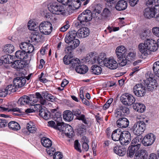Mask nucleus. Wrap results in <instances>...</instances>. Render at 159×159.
<instances>
[{
	"mask_svg": "<svg viewBox=\"0 0 159 159\" xmlns=\"http://www.w3.org/2000/svg\"><path fill=\"white\" fill-rule=\"evenodd\" d=\"M80 43V41L77 39H75L72 41H71L70 43H69L68 45L70 46L67 47V50L69 52H71L72 50L77 48L79 45Z\"/></svg>",
	"mask_w": 159,
	"mask_h": 159,
	"instance_id": "obj_22",
	"label": "nucleus"
},
{
	"mask_svg": "<svg viewBox=\"0 0 159 159\" xmlns=\"http://www.w3.org/2000/svg\"><path fill=\"white\" fill-rule=\"evenodd\" d=\"M116 125L120 128H126L128 127L129 121L126 118L122 117L119 118L116 122Z\"/></svg>",
	"mask_w": 159,
	"mask_h": 159,
	"instance_id": "obj_17",
	"label": "nucleus"
},
{
	"mask_svg": "<svg viewBox=\"0 0 159 159\" xmlns=\"http://www.w3.org/2000/svg\"><path fill=\"white\" fill-rule=\"evenodd\" d=\"M133 107L135 110L141 113L144 112L145 109V106L139 103H136L134 104Z\"/></svg>",
	"mask_w": 159,
	"mask_h": 159,
	"instance_id": "obj_31",
	"label": "nucleus"
},
{
	"mask_svg": "<svg viewBox=\"0 0 159 159\" xmlns=\"http://www.w3.org/2000/svg\"><path fill=\"white\" fill-rule=\"evenodd\" d=\"M145 84L146 86V87L148 91H152L155 89L157 86V84H151L150 83H145Z\"/></svg>",
	"mask_w": 159,
	"mask_h": 159,
	"instance_id": "obj_47",
	"label": "nucleus"
},
{
	"mask_svg": "<svg viewBox=\"0 0 159 159\" xmlns=\"http://www.w3.org/2000/svg\"><path fill=\"white\" fill-rule=\"evenodd\" d=\"M116 54L118 59L124 58L126 54V50L123 46L118 47L116 49Z\"/></svg>",
	"mask_w": 159,
	"mask_h": 159,
	"instance_id": "obj_18",
	"label": "nucleus"
},
{
	"mask_svg": "<svg viewBox=\"0 0 159 159\" xmlns=\"http://www.w3.org/2000/svg\"><path fill=\"white\" fill-rule=\"evenodd\" d=\"M8 125L10 129L15 131L19 130L20 128L19 125L15 121H11L9 122Z\"/></svg>",
	"mask_w": 159,
	"mask_h": 159,
	"instance_id": "obj_32",
	"label": "nucleus"
},
{
	"mask_svg": "<svg viewBox=\"0 0 159 159\" xmlns=\"http://www.w3.org/2000/svg\"><path fill=\"white\" fill-rule=\"evenodd\" d=\"M42 37V35L39 32H34L33 33L31 38V43L33 45H35L41 40Z\"/></svg>",
	"mask_w": 159,
	"mask_h": 159,
	"instance_id": "obj_21",
	"label": "nucleus"
},
{
	"mask_svg": "<svg viewBox=\"0 0 159 159\" xmlns=\"http://www.w3.org/2000/svg\"><path fill=\"white\" fill-rule=\"evenodd\" d=\"M70 61V68L72 67L73 68L75 67H77L80 64V61L77 58H73L72 57Z\"/></svg>",
	"mask_w": 159,
	"mask_h": 159,
	"instance_id": "obj_37",
	"label": "nucleus"
},
{
	"mask_svg": "<svg viewBox=\"0 0 159 159\" xmlns=\"http://www.w3.org/2000/svg\"><path fill=\"white\" fill-rule=\"evenodd\" d=\"M145 128L146 125L145 123L142 121H140L134 125L131 130L135 134L139 135L144 132Z\"/></svg>",
	"mask_w": 159,
	"mask_h": 159,
	"instance_id": "obj_3",
	"label": "nucleus"
},
{
	"mask_svg": "<svg viewBox=\"0 0 159 159\" xmlns=\"http://www.w3.org/2000/svg\"><path fill=\"white\" fill-rule=\"evenodd\" d=\"M102 68L99 66L93 65L91 67V72L94 75H99L102 72Z\"/></svg>",
	"mask_w": 159,
	"mask_h": 159,
	"instance_id": "obj_34",
	"label": "nucleus"
},
{
	"mask_svg": "<svg viewBox=\"0 0 159 159\" xmlns=\"http://www.w3.org/2000/svg\"><path fill=\"white\" fill-rule=\"evenodd\" d=\"M71 57V56H65L63 58V61L65 64L66 65L70 64Z\"/></svg>",
	"mask_w": 159,
	"mask_h": 159,
	"instance_id": "obj_58",
	"label": "nucleus"
},
{
	"mask_svg": "<svg viewBox=\"0 0 159 159\" xmlns=\"http://www.w3.org/2000/svg\"><path fill=\"white\" fill-rule=\"evenodd\" d=\"M105 56L104 53H101L100 55L98 57L97 61L98 64L101 66H102L104 65V61L107 60V59L106 58L104 57Z\"/></svg>",
	"mask_w": 159,
	"mask_h": 159,
	"instance_id": "obj_41",
	"label": "nucleus"
},
{
	"mask_svg": "<svg viewBox=\"0 0 159 159\" xmlns=\"http://www.w3.org/2000/svg\"><path fill=\"white\" fill-rule=\"evenodd\" d=\"M119 61V64L120 66H124L127 64V60L125 57V56L124 58H121V59H118Z\"/></svg>",
	"mask_w": 159,
	"mask_h": 159,
	"instance_id": "obj_55",
	"label": "nucleus"
},
{
	"mask_svg": "<svg viewBox=\"0 0 159 159\" xmlns=\"http://www.w3.org/2000/svg\"><path fill=\"white\" fill-rule=\"evenodd\" d=\"M27 52L23 50H18L15 53V56L17 59L26 62L29 61L28 59L29 56L27 54Z\"/></svg>",
	"mask_w": 159,
	"mask_h": 159,
	"instance_id": "obj_12",
	"label": "nucleus"
},
{
	"mask_svg": "<svg viewBox=\"0 0 159 159\" xmlns=\"http://www.w3.org/2000/svg\"><path fill=\"white\" fill-rule=\"evenodd\" d=\"M39 116L45 120H48L50 118V113L45 108L43 107L39 111Z\"/></svg>",
	"mask_w": 159,
	"mask_h": 159,
	"instance_id": "obj_26",
	"label": "nucleus"
},
{
	"mask_svg": "<svg viewBox=\"0 0 159 159\" xmlns=\"http://www.w3.org/2000/svg\"><path fill=\"white\" fill-rule=\"evenodd\" d=\"M8 94L5 89H0V97H5Z\"/></svg>",
	"mask_w": 159,
	"mask_h": 159,
	"instance_id": "obj_62",
	"label": "nucleus"
},
{
	"mask_svg": "<svg viewBox=\"0 0 159 159\" xmlns=\"http://www.w3.org/2000/svg\"><path fill=\"white\" fill-rule=\"evenodd\" d=\"M5 89L8 93V94H10L11 93H13L16 91V88L15 87V85L10 84L7 86Z\"/></svg>",
	"mask_w": 159,
	"mask_h": 159,
	"instance_id": "obj_45",
	"label": "nucleus"
},
{
	"mask_svg": "<svg viewBox=\"0 0 159 159\" xmlns=\"http://www.w3.org/2000/svg\"><path fill=\"white\" fill-rule=\"evenodd\" d=\"M114 151L116 154L120 156H123L125 153L126 149L121 147L116 146L114 148Z\"/></svg>",
	"mask_w": 159,
	"mask_h": 159,
	"instance_id": "obj_29",
	"label": "nucleus"
},
{
	"mask_svg": "<svg viewBox=\"0 0 159 159\" xmlns=\"http://www.w3.org/2000/svg\"><path fill=\"white\" fill-rule=\"evenodd\" d=\"M78 21H76L75 23V25L77 27L80 28L84 26L86 23L88 21L86 19L83 13L80 14L78 17Z\"/></svg>",
	"mask_w": 159,
	"mask_h": 159,
	"instance_id": "obj_11",
	"label": "nucleus"
},
{
	"mask_svg": "<svg viewBox=\"0 0 159 159\" xmlns=\"http://www.w3.org/2000/svg\"><path fill=\"white\" fill-rule=\"evenodd\" d=\"M152 69L153 72L159 71V61H157L153 64Z\"/></svg>",
	"mask_w": 159,
	"mask_h": 159,
	"instance_id": "obj_60",
	"label": "nucleus"
},
{
	"mask_svg": "<svg viewBox=\"0 0 159 159\" xmlns=\"http://www.w3.org/2000/svg\"><path fill=\"white\" fill-rule=\"evenodd\" d=\"M156 136L152 133L147 134L143 138V144L145 146H148L152 145L154 142Z\"/></svg>",
	"mask_w": 159,
	"mask_h": 159,
	"instance_id": "obj_7",
	"label": "nucleus"
},
{
	"mask_svg": "<svg viewBox=\"0 0 159 159\" xmlns=\"http://www.w3.org/2000/svg\"><path fill=\"white\" fill-rule=\"evenodd\" d=\"M127 7V2L124 0H121L117 3L115 8L117 10L120 11L125 9Z\"/></svg>",
	"mask_w": 159,
	"mask_h": 159,
	"instance_id": "obj_23",
	"label": "nucleus"
},
{
	"mask_svg": "<svg viewBox=\"0 0 159 159\" xmlns=\"http://www.w3.org/2000/svg\"><path fill=\"white\" fill-rule=\"evenodd\" d=\"M56 126L55 129L61 131H64L66 124L61 121H56Z\"/></svg>",
	"mask_w": 159,
	"mask_h": 159,
	"instance_id": "obj_42",
	"label": "nucleus"
},
{
	"mask_svg": "<svg viewBox=\"0 0 159 159\" xmlns=\"http://www.w3.org/2000/svg\"><path fill=\"white\" fill-rule=\"evenodd\" d=\"M89 29L86 27H84L80 29L77 31V37L84 38L87 37L89 34Z\"/></svg>",
	"mask_w": 159,
	"mask_h": 159,
	"instance_id": "obj_20",
	"label": "nucleus"
},
{
	"mask_svg": "<svg viewBox=\"0 0 159 159\" xmlns=\"http://www.w3.org/2000/svg\"><path fill=\"white\" fill-rule=\"evenodd\" d=\"M104 65L108 68L111 70H115L117 69L118 66V63L115 60L113 59H107L104 61Z\"/></svg>",
	"mask_w": 159,
	"mask_h": 159,
	"instance_id": "obj_13",
	"label": "nucleus"
},
{
	"mask_svg": "<svg viewBox=\"0 0 159 159\" xmlns=\"http://www.w3.org/2000/svg\"><path fill=\"white\" fill-rule=\"evenodd\" d=\"M139 139L138 137H136L135 138L133 139L131 142V146H137L138 145H139V148L140 147L141 144L139 143Z\"/></svg>",
	"mask_w": 159,
	"mask_h": 159,
	"instance_id": "obj_53",
	"label": "nucleus"
},
{
	"mask_svg": "<svg viewBox=\"0 0 159 159\" xmlns=\"http://www.w3.org/2000/svg\"><path fill=\"white\" fill-rule=\"evenodd\" d=\"M71 112L73 116L75 115L76 116L77 119L82 120L85 124H88V121L86 120L85 116L83 114L81 115V112L80 110L78 109H74Z\"/></svg>",
	"mask_w": 159,
	"mask_h": 159,
	"instance_id": "obj_9",
	"label": "nucleus"
},
{
	"mask_svg": "<svg viewBox=\"0 0 159 159\" xmlns=\"http://www.w3.org/2000/svg\"><path fill=\"white\" fill-rule=\"evenodd\" d=\"M131 135L128 131H122L120 143L123 145H127L131 141Z\"/></svg>",
	"mask_w": 159,
	"mask_h": 159,
	"instance_id": "obj_8",
	"label": "nucleus"
},
{
	"mask_svg": "<svg viewBox=\"0 0 159 159\" xmlns=\"http://www.w3.org/2000/svg\"><path fill=\"white\" fill-rule=\"evenodd\" d=\"M148 44L149 52L155 51L157 49L158 46L155 41L148 40Z\"/></svg>",
	"mask_w": 159,
	"mask_h": 159,
	"instance_id": "obj_28",
	"label": "nucleus"
},
{
	"mask_svg": "<svg viewBox=\"0 0 159 159\" xmlns=\"http://www.w3.org/2000/svg\"><path fill=\"white\" fill-rule=\"evenodd\" d=\"M32 43H30L27 42H22L20 45V48L24 51H27L28 53L32 52L34 50V48Z\"/></svg>",
	"mask_w": 159,
	"mask_h": 159,
	"instance_id": "obj_14",
	"label": "nucleus"
},
{
	"mask_svg": "<svg viewBox=\"0 0 159 159\" xmlns=\"http://www.w3.org/2000/svg\"><path fill=\"white\" fill-rule=\"evenodd\" d=\"M83 13L86 19H87L88 21L91 20L92 19V14L91 11L89 10H86L83 11Z\"/></svg>",
	"mask_w": 159,
	"mask_h": 159,
	"instance_id": "obj_44",
	"label": "nucleus"
},
{
	"mask_svg": "<svg viewBox=\"0 0 159 159\" xmlns=\"http://www.w3.org/2000/svg\"><path fill=\"white\" fill-rule=\"evenodd\" d=\"M148 40L146 41L144 43H140L138 45L139 51L144 56H147L149 52Z\"/></svg>",
	"mask_w": 159,
	"mask_h": 159,
	"instance_id": "obj_16",
	"label": "nucleus"
},
{
	"mask_svg": "<svg viewBox=\"0 0 159 159\" xmlns=\"http://www.w3.org/2000/svg\"><path fill=\"white\" fill-rule=\"evenodd\" d=\"M1 59L5 63H10V60L11 59V56L7 55H4L1 57Z\"/></svg>",
	"mask_w": 159,
	"mask_h": 159,
	"instance_id": "obj_49",
	"label": "nucleus"
},
{
	"mask_svg": "<svg viewBox=\"0 0 159 159\" xmlns=\"http://www.w3.org/2000/svg\"><path fill=\"white\" fill-rule=\"evenodd\" d=\"M64 131H65L66 134L69 137H71L74 134L73 128L70 125L66 124Z\"/></svg>",
	"mask_w": 159,
	"mask_h": 159,
	"instance_id": "obj_38",
	"label": "nucleus"
},
{
	"mask_svg": "<svg viewBox=\"0 0 159 159\" xmlns=\"http://www.w3.org/2000/svg\"><path fill=\"white\" fill-rule=\"evenodd\" d=\"M41 94L42 95L39 93H36V98L39 99V102L41 104L44 105L46 104V100L43 98L42 96L49 101L53 102L55 101V97L51 94H49L47 92L43 91L42 92Z\"/></svg>",
	"mask_w": 159,
	"mask_h": 159,
	"instance_id": "obj_2",
	"label": "nucleus"
},
{
	"mask_svg": "<svg viewBox=\"0 0 159 159\" xmlns=\"http://www.w3.org/2000/svg\"><path fill=\"white\" fill-rule=\"evenodd\" d=\"M144 83H150L151 84H157V80L155 79H153L152 77H151L150 76L146 79Z\"/></svg>",
	"mask_w": 159,
	"mask_h": 159,
	"instance_id": "obj_51",
	"label": "nucleus"
},
{
	"mask_svg": "<svg viewBox=\"0 0 159 159\" xmlns=\"http://www.w3.org/2000/svg\"><path fill=\"white\" fill-rule=\"evenodd\" d=\"M134 94L138 97L143 96L145 93V87L141 84H138L135 85L133 89Z\"/></svg>",
	"mask_w": 159,
	"mask_h": 159,
	"instance_id": "obj_6",
	"label": "nucleus"
},
{
	"mask_svg": "<svg viewBox=\"0 0 159 159\" xmlns=\"http://www.w3.org/2000/svg\"><path fill=\"white\" fill-rule=\"evenodd\" d=\"M154 8H147L144 11V15L147 18H151L153 17L156 18L157 13L156 12Z\"/></svg>",
	"mask_w": 159,
	"mask_h": 159,
	"instance_id": "obj_15",
	"label": "nucleus"
},
{
	"mask_svg": "<svg viewBox=\"0 0 159 159\" xmlns=\"http://www.w3.org/2000/svg\"><path fill=\"white\" fill-rule=\"evenodd\" d=\"M153 33L156 36L159 37V27H155L152 29Z\"/></svg>",
	"mask_w": 159,
	"mask_h": 159,
	"instance_id": "obj_64",
	"label": "nucleus"
},
{
	"mask_svg": "<svg viewBox=\"0 0 159 159\" xmlns=\"http://www.w3.org/2000/svg\"><path fill=\"white\" fill-rule=\"evenodd\" d=\"M26 80L24 77H17L15 78L13 81V83L15 87L17 89L24 86L25 84Z\"/></svg>",
	"mask_w": 159,
	"mask_h": 159,
	"instance_id": "obj_10",
	"label": "nucleus"
},
{
	"mask_svg": "<svg viewBox=\"0 0 159 159\" xmlns=\"http://www.w3.org/2000/svg\"><path fill=\"white\" fill-rule=\"evenodd\" d=\"M8 121L4 119H0V127L2 128L7 125Z\"/></svg>",
	"mask_w": 159,
	"mask_h": 159,
	"instance_id": "obj_63",
	"label": "nucleus"
},
{
	"mask_svg": "<svg viewBox=\"0 0 159 159\" xmlns=\"http://www.w3.org/2000/svg\"><path fill=\"white\" fill-rule=\"evenodd\" d=\"M88 68L87 66L84 65H80V64L75 68L77 72L80 74H84L88 71Z\"/></svg>",
	"mask_w": 159,
	"mask_h": 159,
	"instance_id": "obj_30",
	"label": "nucleus"
},
{
	"mask_svg": "<svg viewBox=\"0 0 159 159\" xmlns=\"http://www.w3.org/2000/svg\"><path fill=\"white\" fill-rule=\"evenodd\" d=\"M110 11L107 8H105L104 9L102 12V16L104 17H107L110 15Z\"/></svg>",
	"mask_w": 159,
	"mask_h": 159,
	"instance_id": "obj_54",
	"label": "nucleus"
},
{
	"mask_svg": "<svg viewBox=\"0 0 159 159\" xmlns=\"http://www.w3.org/2000/svg\"><path fill=\"white\" fill-rule=\"evenodd\" d=\"M41 142L42 145L47 148L50 147L52 144L51 141L48 138L43 137L41 139Z\"/></svg>",
	"mask_w": 159,
	"mask_h": 159,
	"instance_id": "obj_35",
	"label": "nucleus"
},
{
	"mask_svg": "<svg viewBox=\"0 0 159 159\" xmlns=\"http://www.w3.org/2000/svg\"><path fill=\"white\" fill-rule=\"evenodd\" d=\"M122 113H123V115L128 114L129 113V109L125 107L122 106H120L119 108Z\"/></svg>",
	"mask_w": 159,
	"mask_h": 159,
	"instance_id": "obj_50",
	"label": "nucleus"
},
{
	"mask_svg": "<svg viewBox=\"0 0 159 159\" xmlns=\"http://www.w3.org/2000/svg\"><path fill=\"white\" fill-rule=\"evenodd\" d=\"M137 146H131L129 147L127 151V156L132 157L135 153V152L138 150L139 148V145H138Z\"/></svg>",
	"mask_w": 159,
	"mask_h": 159,
	"instance_id": "obj_25",
	"label": "nucleus"
},
{
	"mask_svg": "<svg viewBox=\"0 0 159 159\" xmlns=\"http://www.w3.org/2000/svg\"><path fill=\"white\" fill-rule=\"evenodd\" d=\"M122 131L120 129H117L114 130L111 135L112 139L114 141H120V140Z\"/></svg>",
	"mask_w": 159,
	"mask_h": 159,
	"instance_id": "obj_24",
	"label": "nucleus"
},
{
	"mask_svg": "<svg viewBox=\"0 0 159 159\" xmlns=\"http://www.w3.org/2000/svg\"><path fill=\"white\" fill-rule=\"evenodd\" d=\"M74 146L75 149L78 151L80 152H81L82 151L80 148V144L79 143V141L78 140H76L74 142Z\"/></svg>",
	"mask_w": 159,
	"mask_h": 159,
	"instance_id": "obj_57",
	"label": "nucleus"
},
{
	"mask_svg": "<svg viewBox=\"0 0 159 159\" xmlns=\"http://www.w3.org/2000/svg\"><path fill=\"white\" fill-rule=\"evenodd\" d=\"M63 118L64 119L68 121H70L72 120L74 118L72 112L70 110L65 111L63 113Z\"/></svg>",
	"mask_w": 159,
	"mask_h": 159,
	"instance_id": "obj_27",
	"label": "nucleus"
},
{
	"mask_svg": "<svg viewBox=\"0 0 159 159\" xmlns=\"http://www.w3.org/2000/svg\"><path fill=\"white\" fill-rule=\"evenodd\" d=\"M74 39L67 34L65 37V41L66 43L68 44L69 43H70L71 41H72Z\"/></svg>",
	"mask_w": 159,
	"mask_h": 159,
	"instance_id": "obj_61",
	"label": "nucleus"
},
{
	"mask_svg": "<svg viewBox=\"0 0 159 159\" xmlns=\"http://www.w3.org/2000/svg\"><path fill=\"white\" fill-rule=\"evenodd\" d=\"M33 102H34V101H33L32 102V100H30V98L28 96L24 95L19 99L18 103L21 105L25 104L32 105L34 103H32Z\"/></svg>",
	"mask_w": 159,
	"mask_h": 159,
	"instance_id": "obj_19",
	"label": "nucleus"
},
{
	"mask_svg": "<svg viewBox=\"0 0 159 159\" xmlns=\"http://www.w3.org/2000/svg\"><path fill=\"white\" fill-rule=\"evenodd\" d=\"M49 10L53 14L56 15H64L67 10L63 6L54 3L51 4L48 7Z\"/></svg>",
	"mask_w": 159,
	"mask_h": 159,
	"instance_id": "obj_1",
	"label": "nucleus"
},
{
	"mask_svg": "<svg viewBox=\"0 0 159 159\" xmlns=\"http://www.w3.org/2000/svg\"><path fill=\"white\" fill-rule=\"evenodd\" d=\"M145 84L146 86V87L148 91H152L155 89L157 86V84H151L150 83H145Z\"/></svg>",
	"mask_w": 159,
	"mask_h": 159,
	"instance_id": "obj_46",
	"label": "nucleus"
},
{
	"mask_svg": "<svg viewBox=\"0 0 159 159\" xmlns=\"http://www.w3.org/2000/svg\"><path fill=\"white\" fill-rule=\"evenodd\" d=\"M136 53L134 52H130L127 56V57L129 60H133L136 58Z\"/></svg>",
	"mask_w": 159,
	"mask_h": 159,
	"instance_id": "obj_56",
	"label": "nucleus"
},
{
	"mask_svg": "<svg viewBox=\"0 0 159 159\" xmlns=\"http://www.w3.org/2000/svg\"><path fill=\"white\" fill-rule=\"evenodd\" d=\"M3 50L7 54L11 53L14 51V47L12 44H7L4 46Z\"/></svg>",
	"mask_w": 159,
	"mask_h": 159,
	"instance_id": "obj_40",
	"label": "nucleus"
},
{
	"mask_svg": "<svg viewBox=\"0 0 159 159\" xmlns=\"http://www.w3.org/2000/svg\"><path fill=\"white\" fill-rule=\"evenodd\" d=\"M26 128L30 132L32 133H34L37 130L36 125L31 121L27 124Z\"/></svg>",
	"mask_w": 159,
	"mask_h": 159,
	"instance_id": "obj_36",
	"label": "nucleus"
},
{
	"mask_svg": "<svg viewBox=\"0 0 159 159\" xmlns=\"http://www.w3.org/2000/svg\"><path fill=\"white\" fill-rule=\"evenodd\" d=\"M146 151L145 150H141L136 152L135 155V159H146Z\"/></svg>",
	"mask_w": 159,
	"mask_h": 159,
	"instance_id": "obj_33",
	"label": "nucleus"
},
{
	"mask_svg": "<svg viewBox=\"0 0 159 159\" xmlns=\"http://www.w3.org/2000/svg\"><path fill=\"white\" fill-rule=\"evenodd\" d=\"M52 27L49 21L42 22L39 25V29L41 33L45 34H49L52 32Z\"/></svg>",
	"mask_w": 159,
	"mask_h": 159,
	"instance_id": "obj_4",
	"label": "nucleus"
},
{
	"mask_svg": "<svg viewBox=\"0 0 159 159\" xmlns=\"http://www.w3.org/2000/svg\"><path fill=\"white\" fill-rule=\"evenodd\" d=\"M28 27L30 30L35 31V29L38 27V24H37L34 21L30 20L28 23Z\"/></svg>",
	"mask_w": 159,
	"mask_h": 159,
	"instance_id": "obj_43",
	"label": "nucleus"
},
{
	"mask_svg": "<svg viewBox=\"0 0 159 159\" xmlns=\"http://www.w3.org/2000/svg\"><path fill=\"white\" fill-rule=\"evenodd\" d=\"M123 114L119 108H118L116 110V112L115 113V117L119 119V118L123 117Z\"/></svg>",
	"mask_w": 159,
	"mask_h": 159,
	"instance_id": "obj_59",
	"label": "nucleus"
},
{
	"mask_svg": "<svg viewBox=\"0 0 159 159\" xmlns=\"http://www.w3.org/2000/svg\"><path fill=\"white\" fill-rule=\"evenodd\" d=\"M149 31L145 30L140 35V38L143 40L147 41L149 40Z\"/></svg>",
	"mask_w": 159,
	"mask_h": 159,
	"instance_id": "obj_48",
	"label": "nucleus"
},
{
	"mask_svg": "<svg viewBox=\"0 0 159 159\" xmlns=\"http://www.w3.org/2000/svg\"><path fill=\"white\" fill-rule=\"evenodd\" d=\"M54 120L56 121H61L62 118L61 117V114L58 112L55 113L53 116Z\"/></svg>",
	"mask_w": 159,
	"mask_h": 159,
	"instance_id": "obj_52",
	"label": "nucleus"
},
{
	"mask_svg": "<svg viewBox=\"0 0 159 159\" xmlns=\"http://www.w3.org/2000/svg\"><path fill=\"white\" fill-rule=\"evenodd\" d=\"M120 100L121 102L126 105H131L135 102V99L133 96L130 94L125 93L121 95Z\"/></svg>",
	"mask_w": 159,
	"mask_h": 159,
	"instance_id": "obj_5",
	"label": "nucleus"
},
{
	"mask_svg": "<svg viewBox=\"0 0 159 159\" xmlns=\"http://www.w3.org/2000/svg\"><path fill=\"white\" fill-rule=\"evenodd\" d=\"M23 62L16 61L11 63V66L15 69H21L24 67Z\"/></svg>",
	"mask_w": 159,
	"mask_h": 159,
	"instance_id": "obj_39",
	"label": "nucleus"
}]
</instances>
